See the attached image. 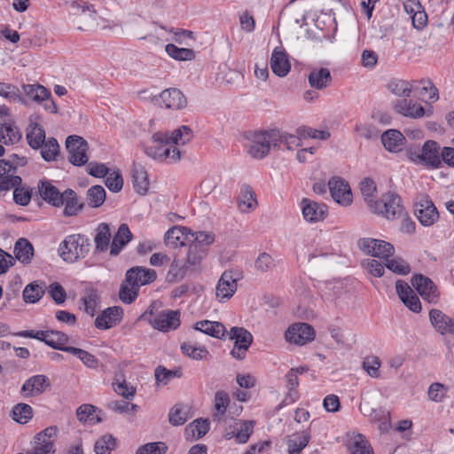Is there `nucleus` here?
Masks as SVG:
<instances>
[{
	"instance_id": "nucleus-2",
	"label": "nucleus",
	"mask_w": 454,
	"mask_h": 454,
	"mask_svg": "<svg viewBox=\"0 0 454 454\" xmlns=\"http://www.w3.org/2000/svg\"><path fill=\"white\" fill-rule=\"evenodd\" d=\"M278 129L261 130L251 133L247 145L248 154L256 160L265 158L271 148L278 147Z\"/></svg>"
},
{
	"instance_id": "nucleus-41",
	"label": "nucleus",
	"mask_w": 454,
	"mask_h": 454,
	"mask_svg": "<svg viewBox=\"0 0 454 454\" xmlns=\"http://www.w3.org/2000/svg\"><path fill=\"white\" fill-rule=\"evenodd\" d=\"M0 97L10 103L27 105V99L20 95V89L12 83L0 82Z\"/></svg>"
},
{
	"instance_id": "nucleus-31",
	"label": "nucleus",
	"mask_w": 454,
	"mask_h": 454,
	"mask_svg": "<svg viewBox=\"0 0 454 454\" xmlns=\"http://www.w3.org/2000/svg\"><path fill=\"white\" fill-rule=\"evenodd\" d=\"M331 72L326 67L314 68L309 74V85L316 90H324L332 82Z\"/></svg>"
},
{
	"instance_id": "nucleus-14",
	"label": "nucleus",
	"mask_w": 454,
	"mask_h": 454,
	"mask_svg": "<svg viewBox=\"0 0 454 454\" xmlns=\"http://www.w3.org/2000/svg\"><path fill=\"white\" fill-rule=\"evenodd\" d=\"M301 208L304 220L311 223L323 221L328 213L325 204L318 203L307 198L301 200Z\"/></svg>"
},
{
	"instance_id": "nucleus-40",
	"label": "nucleus",
	"mask_w": 454,
	"mask_h": 454,
	"mask_svg": "<svg viewBox=\"0 0 454 454\" xmlns=\"http://www.w3.org/2000/svg\"><path fill=\"white\" fill-rule=\"evenodd\" d=\"M15 258L24 263H29L33 255L34 248L32 244L26 239H19L14 246Z\"/></svg>"
},
{
	"instance_id": "nucleus-8",
	"label": "nucleus",
	"mask_w": 454,
	"mask_h": 454,
	"mask_svg": "<svg viewBox=\"0 0 454 454\" xmlns=\"http://www.w3.org/2000/svg\"><path fill=\"white\" fill-rule=\"evenodd\" d=\"M231 340H234V347L231 352V356L239 360L246 356V352L253 342V335L243 327H231L228 333Z\"/></svg>"
},
{
	"instance_id": "nucleus-27",
	"label": "nucleus",
	"mask_w": 454,
	"mask_h": 454,
	"mask_svg": "<svg viewBox=\"0 0 454 454\" xmlns=\"http://www.w3.org/2000/svg\"><path fill=\"white\" fill-rule=\"evenodd\" d=\"M62 201L65 206L63 215L67 217L77 215L84 207V203L79 200L77 193L72 189L64 191Z\"/></svg>"
},
{
	"instance_id": "nucleus-53",
	"label": "nucleus",
	"mask_w": 454,
	"mask_h": 454,
	"mask_svg": "<svg viewBox=\"0 0 454 454\" xmlns=\"http://www.w3.org/2000/svg\"><path fill=\"white\" fill-rule=\"evenodd\" d=\"M116 447V439L112 434H104L94 444L96 454H110Z\"/></svg>"
},
{
	"instance_id": "nucleus-64",
	"label": "nucleus",
	"mask_w": 454,
	"mask_h": 454,
	"mask_svg": "<svg viewBox=\"0 0 454 454\" xmlns=\"http://www.w3.org/2000/svg\"><path fill=\"white\" fill-rule=\"evenodd\" d=\"M168 447L162 442H150L139 447L137 454H165Z\"/></svg>"
},
{
	"instance_id": "nucleus-35",
	"label": "nucleus",
	"mask_w": 454,
	"mask_h": 454,
	"mask_svg": "<svg viewBox=\"0 0 454 454\" xmlns=\"http://www.w3.org/2000/svg\"><path fill=\"white\" fill-rule=\"evenodd\" d=\"M194 329L218 339L223 338L226 333L225 326L215 321H199L195 324Z\"/></svg>"
},
{
	"instance_id": "nucleus-6",
	"label": "nucleus",
	"mask_w": 454,
	"mask_h": 454,
	"mask_svg": "<svg viewBox=\"0 0 454 454\" xmlns=\"http://www.w3.org/2000/svg\"><path fill=\"white\" fill-rule=\"evenodd\" d=\"M66 149L68 161L74 166L80 167L88 162L89 144L83 137L76 135L68 136L66 139Z\"/></svg>"
},
{
	"instance_id": "nucleus-42",
	"label": "nucleus",
	"mask_w": 454,
	"mask_h": 454,
	"mask_svg": "<svg viewBox=\"0 0 454 454\" xmlns=\"http://www.w3.org/2000/svg\"><path fill=\"white\" fill-rule=\"evenodd\" d=\"M112 233L108 223H102L97 228V234L94 239L96 250L105 252L107 250Z\"/></svg>"
},
{
	"instance_id": "nucleus-46",
	"label": "nucleus",
	"mask_w": 454,
	"mask_h": 454,
	"mask_svg": "<svg viewBox=\"0 0 454 454\" xmlns=\"http://www.w3.org/2000/svg\"><path fill=\"white\" fill-rule=\"evenodd\" d=\"M39 148L41 149L42 158L45 161L50 162L57 160L60 147L56 138L49 137L43 142V146Z\"/></svg>"
},
{
	"instance_id": "nucleus-34",
	"label": "nucleus",
	"mask_w": 454,
	"mask_h": 454,
	"mask_svg": "<svg viewBox=\"0 0 454 454\" xmlns=\"http://www.w3.org/2000/svg\"><path fill=\"white\" fill-rule=\"evenodd\" d=\"M132 233L126 223H121L110 246L111 255L119 254L121 248L131 239Z\"/></svg>"
},
{
	"instance_id": "nucleus-5",
	"label": "nucleus",
	"mask_w": 454,
	"mask_h": 454,
	"mask_svg": "<svg viewBox=\"0 0 454 454\" xmlns=\"http://www.w3.org/2000/svg\"><path fill=\"white\" fill-rule=\"evenodd\" d=\"M153 304H152L141 317L147 318L150 325L162 332L176 329L180 325L178 311L164 310L158 315L153 317Z\"/></svg>"
},
{
	"instance_id": "nucleus-44",
	"label": "nucleus",
	"mask_w": 454,
	"mask_h": 454,
	"mask_svg": "<svg viewBox=\"0 0 454 454\" xmlns=\"http://www.w3.org/2000/svg\"><path fill=\"white\" fill-rule=\"evenodd\" d=\"M21 138V133L17 127L9 123L0 125V143L8 145L18 143Z\"/></svg>"
},
{
	"instance_id": "nucleus-23",
	"label": "nucleus",
	"mask_w": 454,
	"mask_h": 454,
	"mask_svg": "<svg viewBox=\"0 0 454 454\" xmlns=\"http://www.w3.org/2000/svg\"><path fill=\"white\" fill-rule=\"evenodd\" d=\"M429 319L434 328L442 335L454 333V319L442 310L432 309L429 311Z\"/></svg>"
},
{
	"instance_id": "nucleus-49",
	"label": "nucleus",
	"mask_w": 454,
	"mask_h": 454,
	"mask_svg": "<svg viewBox=\"0 0 454 454\" xmlns=\"http://www.w3.org/2000/svg\"><path fill=\"white\" fill-rule=\"evenodd\" d=\"M230 403L229 395L224 391H217L215 395L214 406L215 411L213 413V419L215 421L222 419L226 412V409Z\"/></svg>"
},
{
	"instance_id": "nucleus-19",
	"label": "nucleus",
	"mask_w": 454,
	"mask_h": 454,
	"mask_svg": "<svg viewBox=\"0 0 454 454\" xmlns=\"http://www.w3.org/2000/svg\"><path fill=\"white\" fill-rule=\"evenodd\" d=\"M51 386L46 375L37 374L28 378L21 387L20 393L24 397L36 396L43 393Z\"/></svg>"
},
{
	"instance_id": "nucleus-33",
	"label": "nucleus",
	"mask_w": 454,
	"mask_h": 454,
	"mask_svg": "<svg viewBox=\"0 0 454 454\" xmlns=\"http://www.w3.org/2000/svg\"><path fill=\"white\" fill-rule=\"evenodd\" d=\"M133 186L137 193L145 194L149 188V180L145 168L140 164H134L131 169Z\"/></svg>"
},
{
	"instance_id": "nucleus-48",
	"label": "nucleus",
	"mask_w": 454,
	"mask_h": 454,
	"mask_svg": "<svg viewBox=\"0 0 454 454\" xmlns=\"http://www.w3.org/2000/svg\"><path fill=\"white\" fill-rule=\"evenodd\" d=\"M44 294V285L32 282L27 285L23 290V300L27 303L37 302Z\"/></svg>"
},
{
	"instance_id": "nucleus-62",
	"label": "nucleus",
	"mask_w": 454,
	"mask_h": 454,
	"mask_svg": "<svg viewBox=\"0 0 454 454\" xmlns=\"http://www.w3.org/2000/svg\"><path fill=\"white\" fill-rule=\"evenodd\" d=\"M139 288L137 286L129 285L126 281L121 284L119 297L120 300L126 303L130 304L133 302L138 295Z\"/></svg>"
},
{
	"instance_id": "nucleus-21",
	"label": "nucleus",
	"mask_w": 454,
	"mask_h": 454,
	"mask_svg": "<svg viewBox=\"0 0 454 454\" xmlns=\"http://www.w3.org/2000/svg\"><path fill=\"white\" fill-rule=\"evenodd\" d=\"M440 145L437 142L427 140L421 148L422 165L431 168L442 166Z\"/></svg>"
},
{
	"instance_id": "nucleus-1",
	"label": "nucleus",
	"mask_w": 454,
	"mask_h": 454,
	"mask_svg": "<svg viewBox=\"0 0 454 454\" xmlns=\"http://www.w3.org/2000/svg\"><path fill=\"white\" fill-rule=\"evenodd\" d=\"M192 138V130L186 125L179 127L170 134L155 132L152 136V145L145 147V153L154 160L176 163L184 153L178 146L187 144Z\"/></svg>"
},
{
	"instance_id": "nucleus-30",
	"label": "nucleus",
	"mask_w": 454,
	"mask_h": 454,
	"mask_svg": "<svg viewBox=\"0 0 454 454\" xmlns=\"http://www.w3.org/2000/svg\"><path fill=\"white\" fill-rule=\"evenodd\" d=\"M121 308L116 306L108 308L97 317L95 325L98 329H109L121 320Z\"/></svg>"
},
{
	"instance_id": "nucleus-58",
	"label": "nucleus",
	"mask_w": 454,
	"mask_h": 454,
	"mask_svg": "<svg viewBox=\"0 0 454 454\" xmlns=\"http://www.w3.org/2000/svg\"><path fill=\"white\" fill-rule=\"evenodd\" d=\"M449 387L442 383L434 382L427 389V397L434 403H442L446 398Z\"/></svg>"
},
{
	"instance_id": "nucleus-51",
	"label": "nucleus",
	"mask_w": 454,
	"mask_h": 454,
	"mask_svg": "<svg viewBox=\"0 0 454 454\" xmlns=\"http://www.w3.org/2000/svg\"><path fill=\"white\" fill-rule=\"evenodd\" d=\"M189 242L192 245H198L200 248L208 251V247L215 241V235L209 231L193 232L190 230Z\"/></svg>"
},
{
	"instance_id": "nucleus-25",
	"label": "nucleus",
	"mask_w": 454,
	"mask_h": 454,
	"mask_svg": "<svg viewBox=\"0 0 454 454\" xmlns=\"http://www.w3.org/2000/svg\"><path fill=\"white\" fill-rule=\"evenodd\" d=\"M36 120L37 116L30 117L26 135L27 143L33 149H39L46 140L45 131Z\"/></svg>"
},
{
	"instance_id": "nucleus-10",
	"label": "nucleus",
	"mask_w": 454,
	"mask_h": 454,
	"mask_svg": "<svg viewBox=\"0 0 454 454\" xmlns=\"http://www.w3.org/2000/svg\"><path fill=\"white\" fill-rule=\"evenodd\" d=\"M58 428L56 427H49L37 434L33 442V449L28 454H53L54 437L56 436Z\"/></svg>"
},
{
	"instance_id": "nucleus-24",
	"label": "nucleus",
	"mask_w": 454,
	"mask_h": 454,
	"mask_svg": "<svg viewBox=\"0 0 454 454\" xmlns=\"http://www.w3.org/2000/svg\"><path fill=\"white\" fill-rule=\"evenodd\" d=\"M270 67L272 72L279 77L287 75L291 69V64L284 50L278 47L273 50L270 57Z\"/></svg>"
},
{
	"instance_id": "nucleus-26",
	"label": "nucleus",
	"mask_w": 454,
	"mask_h": 454,
	"mask_svg": "<svg viewBox=\"0 0 454 454\" xmlns=\"http://www.w3.org/2000/svg\"><path fill=\"white\" fill-rule=\"evenodd\" d=\"M190 229L183 226H174L165 233V244L168 247H183L189 242Z\"/></svg>"
},
{
	"instance_id": "nucleus-59",
	"label": "nucleus",
	"mask_w": 454,
	"mask_h": 454,
	"mask_svg": "<svg viewBox=\"0 0 454 454\" xmlns=\"http://www.w3.org/2000/svg\"><path fill=\"white\" fill-rule=\"evenodd\" d=\"M388 90L398 97H410L411 85L404 80H392L387 84Z\"/></svg>"
},
{
	"instance_id": "nucleus-43",
	"label": "nucleus",
	"mask_w": 454,
	"mask_h": 454,
	"mask_svg": "<svg viewBox=\"0 0 454 454\" xmlns=\"http://www.w3.org/2000/svg\"><path fill=\"white\" fill-rule=\"evenodd\" d=\"M80 309H83L90 317H93L97 311L99 303V298L97 292L93 289H87L81 298Z\"/></svg>"
},
{
	"instance_id": "nucleus-12",
	"label": "nucleus",
	"mask_w": 454,
	"mask_h": 454,
	"mask_svg": "<svg viewBox=\"0 0 454 454\" xmlns=\"http://www.w3.org/2000/svg\"><path fill=\"white\" fill-rule=\"evenodd\" d=\"M414 214L424 226L433 225L438 219V211L427 196H423L415 204Z\"/></svg>"
},
{
	"instance_id": "nucleus-13",
	"label": "nucleus",
	"mask_w": 454,
	"mask_h": 454,
	"mask_svg": "<svg viewBox=\"0 0 454 454\" xmlns=\"http://www.w3.org/2000/svg\"><path fill=\"white\" fill-rule=\"evenodd\" d=\"M237 280L233 271L225 270L218 280L215 294L219 301H229L237 290Z\"/></svg>"
},
{
	"instance_id": "nucleus-20",
	"label": "nucleus",
	"mask_w": 454,
	"mask_h": 454,
	"mask_svg": "<svg viewBox=\"0 0 454 454\" xmlns=\"http://www.w3.org/2000/svg\"><path fill=\"white\" fill-rule=\"evenodd\" d=\"M360 411L364 416L370 418L371 421L379 424L378 428L381 434L387 433L391 428L390 412L384 408L372 409L366 405L360 404Z\"/></svg>"
},
{
	"instance_id": "nucleus-22",
	"label": "nucleus",
	"mask_w": 454,
	"mask_h": 454,
	"mask_svg": "<svg viewBox=\"0 0 454 454\" xmlns=\"http://www.w3.org/2000/svg\"><path fill=\"white\" fill-rule=\"evenodd\" d=\"M160 106L172 110L183 109L186 106L187 101L182 91L176 88L164 90L160 94Z\"/></svg>"
},
{
	"instance_id": "nucleus-11",
	"label": "nucleus",
	"mask_w": 454,
	"mask_h": 454,
	"mask_svg": "<svg viewBox=\"0 0 454 454\" xmlns=\"http://www.w3.org/2000/svg\"><path fill=\"white\" fill-rule=\"evenodd\" d=\"M315 338V331L306 323H296L288 327L286 332V340L300 346L310 342Z\"/></svg>"
},
{
	"instance_id": "nucleus-9",
	"label": "nucleus",
	"mask_w": 454,
	"mask_h": 454,
	"mask_svg": "<svg viewBox=\"0 0 454 454\" xmlns=\"http://www.w3.org/2000/svg\"><path fill=\"white\" fill-rule=\"evenodd\" d=\"M359 248L373 257L387 259L395 253L394 247L384 240L364 238L358 240Z\"/></svg>"
},
{
	"instance_id": "nucleus-15",
	"label": "nucleus",
	"mask_w": 454,
	"mask_h": 454,
	"mask_svg": "<svg viewBox=\"0 0 454 454\" xmlns=\"http://www.w3.org/2000/svg\"><path fill=\"white\" fill-rule=\"evenodd\" d=\"M412 286L420 296L430 303H436L439 297L434 283L427 277L421 274L415 275L411 279Z\"/></svg>"
},
{
	"instance_id": "nucleus-18",
	"label": "nucleus",
	"mask_w": 454,
	"mask_h": 454,
	"mask_svg": "<svg viewBox=\"0 0 454 454\" xmlns=\"http://www.w3.org/2000/svg\"><path fill=\"white\" fill-rule=\"evenodd\" d=\"M329 190L332 198L342 206H348L352 202V193L348 183L340 177L329 180Z\"/></svg>"
},
{
	"instance_id": "nucleus-60",
	"label": "nucleus",
	"mask_w": 454,
	"mask_h": 454,
	"mask_svg": "<svg viewBox=\"0 0 454 454\" xmlns=\"http://www.w3.org/2000/svg\"><path fill=\"white\" fill-rule=\"evenodd\" d=\"M67 341L68 337L67 334L62 332L51 330L47 339L45 340V344L54 349L61 350Z\"/></svg>"
},
{
	"instance_id": "nucleus-28",
	"label": "nucleus",
	"mask_w": 454,
	"mask_h": 454,
	"mask_svg": "<svg viewBox=\"0 0 454 454\" xmlns=\"http://www.w3.org/2000/svg\"><path fill=\"white\" fill-rule=\"evenodd\" d=\"M40 196L43 200L49 204L59 207L63 206V192H60L49 181H42L38 185Z\"/></svg>"
},
{
	"instance_id": "nucleus-7",
	"label": "nucleus",
	"mask_w": 454,
	"mask_h": 454,
	"mask_svg": "<svg viewBox=\"0 0 454 454\" xmlns=\"http://www.w3.org/2000/svg\"><path fill=\"white\" fill-rule=\"evenodd\" d=\"M71 11L75 16L79 29L88 30L98 25V14L93 5L82 1H74L71 4Z\"/></svg>"
},
{
	"instance_id": "nucleus-3",
	"label": "nucleus",
	"mask_w": 454,
	"mask_h": 454,
	"mask_svg": "<svg viewBox=\"0 0 454 454\" xmlns=\"http://www.w3.org/2000/svg\"><path fill=\"white\" fill-rule=\"evenodd\" d=\"M90 239L82 234H72L59 244V256L67 262H74L84 258L90 252Z\"/></svg>"
},
{
	"instance_id": "nucleus-36",
	"label": "nucleus",
	"mask_w": 454,
	"mask_h": 454,
	"mask_svg": "<svg viewBox=\"0 0 454 454\" xmlns=\"http://www.w3.org/2000/svg\"><path fill=\"white\" fill-rule=\"evenodd\" d=\"M257 206L254 192L249 185H243L240 190V196L238 200V207L240 212L247 213Z\"/></svg>"
},
{
	"instance_id": "nucleus-37",
	"label": "nucleus",
	"mask_w": 454,
	"mask_h": 454,
	"mask_svg": "<svg viewBox=\"0 0 454 454\" xmlns=\"http://www.w3.org/2000/svg\"><path fill=\"white\" fill-rule=\"evenodd\" d=\"M310 434L307 431L295 433L290 435L286 444L289 454H301V450L308 445Z\"/></svg>"
},
{
	"instance_id": "nucleus-55",
	"label": "nucleus",
	"mask_w": 454,
	"mask_h": 454,
	"mask_svg": "<svg viewBox=\"0 0 454 454\" xmlns=\"http://www.w3.org/2000/svg\"><path fill=\"white\" fill-rule=\"evenodd\" d=\"M106 200V191L101 185H93L87 191V201L91 207H100Z\"/></svg>"
},
{
	"instance_id": "nucleus-38",
	"label": "nucleus",
	"mask_w": 454,
	"mask_h": 454,
	"mask_svg": "<svg viewBox=\"0 0 454 454\" xmlns=\"http://www.w3.org/2000/svg\"><path fill=\"white\" fill-rule=\"evenodd\" d=\"M21 88L24 95L28 99L39 104L51 97V92L41 84H23Z\"/></svg>"
},
{
	"instance_id": "nucleus-61",
	"label": "nucleus",
	"mask_w": 454,
	"mask_h": 454,
	"mask_svg": "<svg viewBox=\"0 0 454 454\" xmlns=\"http://www.w3.org/2000/svg\"><path fill=\"white\" fill-rule=\"evenodd\" d=\"M105 184L113 192H118L123 186V179L119 170H110L106 176Z\"/></svg>"
},
{
	"instance_id": "nucleus-56",
	"label": "nucleus",
	"mask_w": 454,
	"mask_h": 454,
	"mask_svg": "<svg viewBox=\"0 0 454 454\" xmlns=\"http://www.w3.org/2000/svg\"><path fill=\"white\" fill-rule=\"evenodd\" d=\"M385 266L391 271L398 275H407L411 271L409 264L400 257L387 258Z\"/></svg>"
},
{
	"instance_id": "nucleus-45",
	"label": "nucleus",
	"mask_w": 454,
	"mask_h": 454,
	"mask_svg": "<svg viewBox=\"0 0 454 454\" xmlns=\"http://www.w3.org/2000/svg\"><path fill=\"white\" fill-rule=\"evenodd\" d=\"M188 269L189 266L186 263H183L180 260H173L166 275L167 282L176 283L181 281L185 277Z\"/></svg>"
},
{
	"instance_id": "nucleus-57",
	"label": "nucleus",
	"mask_w": 454,
	"mask_h": 454,
	"mask_svg": "<svg viewBox=\"0 0 454 454\" xmlns=\"http://www.w3.org/2000/svg\"><path fill=\"white\" fill-rule=\"evenodd\" d=\"M32 407L27 403H18L13 407L12 418L20 424H26L32 419Z\"/></svg>"
},
{
	"instance_id": "nucleus-47",
	"label": "nucleus",
	"mask_w": 454,
	"mask_h": 454,
	"mask_svg": "<svg viewBox=\"0 0 454 454\" xmlns=\"http://www.w3.org/2000/svg\"><path fill=\"white\" fill-rule=\"evenodd\" d=\"M76 416L80 422H90L97 424L102 421L99 414L97 413V408L91 404H82L76 411Z\"/></svg>"
},
{
	"instance_id": "nucleus-52",
	"label": "nucleus",
	"mask_w": 454,
	"mask_h": 454,
	"mask_svg": "<svg viewBox=\"0 0 454 454\" xmlns=\"http://www.w3.org/2000/svg\"><path fill=\"white\" fill-rule=\"evenodd\" d=\"M207 254V251L204 248H200L198 245H192L190 243L185 263L189 267H197L200 264Z\"/></svg>"
},
{
	"instance_id": "nucleus-54",
	"label": "nucleus",
	"mask_w": 454,
	"mask_h": 454,
	"mask_svg": "<svg viewBox=\"0 0 454 454\" xmlns=\"http://www.w3.org/2000/svg\"><path fill=\"white\" fill-rule=\"evenodd\" d=\"M165 51L169 57L176 60H192L194 59V51L188 48H178L173 43H168Z\"/></svg>"
},
{
	"instance_id": "nucleus-39",
	"label": "nucleus",
	"mask_w": 454,
	"mask_h": 454,
	"mask_svg": "<svg viewBox=\"0 0 454 454\" xmlns=\"http://www.w3.org/2000/svg\"><path fill=\"white\" fill-rule=\"evenodd\" d=\"M209 430V423L207 419H198L185 427L187 440H198L202 438Z\"/></svg>"
},
{
	"instance_id": "nucleus-50",
	"label": "nucleus",
	"mask_w": 454,
	"mask_h": 454,
	"mask_svg": "<svg viewBox=\"0 0 454 454\" xmlns=\"http://www.w3.org/2000/svg\"><path fill=\"white\" fill-rule=\"evenodd\" d=\"M254 422L253 420H239L235 422L236 440L239 443H246L254 431Z\"/></svg>"
},
{
	"instance_id": "nucleus-29",
	"label": "nucleus",
	"mask_w": 454,
	"mask_h": 454,
	"mask_svg": "<svg viewBox=\"0 0 454 454\" xmlns=\"http://www.w3.org/2000/svg\"><path fill=\"white\" fill-rule=\"evenodd\" d=\"M394 108L398 114L405 117L420 118L425 114L422 106L407 98L396 100L394 104Z\"/></svg>"
},
{
	"instance_id": "nucleus-4",
	"label": "nucleus",
	"mask_w": 454,
	"mask_h": 454,
	"mask_svg": "<svg viewBox=\"0 0 454 454\" xmlns=\"http://www.w3.org/2000/svg\"><path fill=\"white\" fill-rule=\"evenodd\" d=\"M371 210L388 220H395L404 215V208L401 198L393 192L383 194L380 200H375Z\"/></svg>"
},
{
	"instance_id": "nucleus-17",
	"label": "nucleus",
	"mask_w": 454,
	"mask_h": 454,
	"mask_svg": "<svg viewBox=\"0 0 454 454\" xmlns=\"http://www.w3.org/2000/svg\"><path fill=\"white\" fill-rule=\"evenodd\" d=\"M125 278L129 285L140 288L142 286L153 283L157 278V273L152 269L135 266L127 270Z\"/></svg>"
},
{
	"instance_id": "nucleus-32",
	"label": "nucleus",
	"mask_w": 454,
	"mask_h": 454,
	"mask_svg": "<svg viewBox=\"0 0 454 454\" xmlns=\"http://www.w3.org/2000/svg\"><path fill=\"white\" fill-rule=\"evenodd\" d=\"M381 142L386 150L391 153H397L402 150L405 137L397 129H388L381 135Z\"/></svg>"
},
{
	"instance_id": "nucleus-16",
	"label": "nucleus",
	"mask_w": 454,
	"mask_h": 454,
	"mask_svg": "<svg viewBox=\"0 0 454 454\" xmlns=\"http://www.w3.org/2000/svg\"><path fill=\"white\" fill-rule=\"evenodd\" d=\"M20 176L16 175L13 161L0 160V192H5L20 185Z\"/></svg>"
},
{
	"instance_id": "nucleus-63",
	"label": "nucleus",
	"mask_w": 454,
	"mask_h": 454,
	"mask_svg": "<svg viewBox=\"0 0 454 454\" xmlns=\"http://www.w3.org/2000/svg\"><path fill=\"white\" fill-rule=\"evenodd\" d=\"M351 453L352 454H373L372 449L365 439V437L362 434L356 435L351 445Z\"/></svg>"
}]
</instances>
